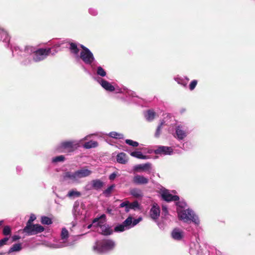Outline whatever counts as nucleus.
<instances>
[{"instance_id": "f257e3e1", "label": "nucleus", "mask_w": 255, "mask_h": 255, "mask_svg": "<svg viewBox=\"0 0 255 255\" xmlns=\"http://www.w3.org/2000/svg\"><path fill=\"white\" fill-rule=\"evenodd\" d=\"M82 50L79 53V49L76 44L71 43L69 48L76 59L79 60L81 59L86 65H90L94 70L96 66V61L92 52L86 47L81 45Z\"/></svg>"}, {"instance_id": "f03ea898", "label": "nucleus", "mask_w": 255, "mask_h": 255, "mask_svg": "<svg viewBox=\"0 0 255 255\" xmlns=\"http://www.w3.org/2000/svg\"><path fill=\"white\" fill-rule=\"evenodd\" d=\"M24 52L32 54V59L35 62H38L45 59L51 54V48H36L33 46H28L24 48Z\"/></svg>"}, {"instance_id": "7ed1b4c3", "label": "nucleus", "mask_w": 255, "mask_h": 255, "mask_svg": "<svg viewBox=\"0 0 255 255\" xmlns=\"http://www.w3.org/2000/svg\"><path fill=\"white\" fill-rule=\"evenodd\" d=\"M90 136V135H89ZM88 136L79 140H64L62 141L58 144L56 147L55 150L58 152H63L66 151L68 152H73L79 146L81 142L86 140Z\"/></svg>"}, {"instance_id": "20e7f679", "label": "nucleus", "mask_w": 255, "mask_h": 255, "mask_svg": "<svg viewBox=\"0 0 255 255\" xmlns=\"http://www.w3.org/2000/svg\"><path fill=\"white\" fill-rule=\"evenodd\" d=\"M60 237V239L58 242L50 244L49 247L51 248L57 249L71 246L75 244L76 240L73 238H69V232L65 228L62 229Z\"/></svg>"}, {"instance_id": "39448f33", "label": "nucleus", "mask_w": 255, "mask_h": 255, "mask_svg": "<svg viewBox=\"0 0 255 255\" xmlns=\"http://www.w3.org/2000/svg\"><path fill=\"white\" fill-rule=\"evenodd\" d=\"M177 213L179 219L184 222L187 223L189 221H191L196 225H199L200 224L198 216L190 208L183 210L178 209Z\"/></svg>"}, {"instance_id": "423d86ee", "label": "nucleus", "mask_w": 255, "mask_h": 255, "mask_svg": "<svg viewBox=\"0 0 255 255\" xmlns=\"http://www.w3.org/2000/svg\"><path fill=\"white\" fill-rule=\"evenodd\" d=\"M115 247V243L112 240L107 239L98 241L93 246V251L97 253H104L112 250Z\"/></svg>"}, {"instance_id": "0eeeda50", "label": "nucleus", "mask_w": 255, "mask_h": 255, "mask_svg": "<svg viewBox=\"0 0 255 255\" xmlns=\"http://www.w3.org/2000/svg\"><path fill=\"white\" fill-rule=\"evenodd\" d=\"M175 132L173 134L174 138L179 141H184L189 133L188 128L184 125H177L175 127Z\"/></svg>"}, {"instance_id": "6e6552de", "label": "nucleus", "mask_w": 255, "mask_h": 255, "mask_svg": "<svg viewBox=\"0 0 255 255\" xmlns=\"http://www.w3.org/2000/svg\"><path fill=\"white\" fill-rule=\"evenodd\" d=\"M44 230L43 226L39 224H29L26 225L23 230L18 231V233L21 232L25 234L27 236H32L38 233H42Z\"/></svg>"}, {"instance_id": "1a4fd4ad", "label": "nucleus", "mask_w": 255, "mask_h": 255, "mask_svg": "<svg viewBox=\"0 0 255 255\" xmlns=\"http://www.w3.org/2000/svg\"><path fill=\"white\" fill-rule=\"evenodd\" d=\"M105 219L106 215L102 214L100 217L94 219L93 221V223L96 224L97 223V226L100 227L102 234L104 235H110L112 234L113 230L108 225L104 224V222L100 221V220H104L105 221Z\"/></svg>"}, {"instance_id": "9d476101", "label": "nucleus", "mask_w": 255, "mask_h": 255, "mask_svg": "<svg viewBox=\"0 0 255 255\" xmlns=\"http://www.w3.org/2000/svg\"><path fill=\"white\" fill-rule=\"evenodd\" d=\"M120 207L125 208V212L128 213L130 210L134 211L140 210V206L138 201H134L133 202H129L128 201H126L122 202L120 205Z\"/></svg>"}, {"instance_id": "9b49d317", "label": "nucleus", "mask_w": 255, "mask_h": 255, "mask_svg": "<svg viewBox=\"0 0 255 255\" xmlns=\"http://www.w3.org/2000/svg\"><path fill=\"white\" fill-rule=\"evenodd\" d=\"M71 43H68L64 40H60L56 42L53 43V45L51 48V54L54 55L58 51L62 50V48L67 47L68 45L70 46Z\"/></svg>"}, {"instance_id": "f8f14e48", "label": "nucleus", "mask_w": 255, "mask_h": 255, "mask_svg": "<svg viewBox=\"0 0 255 255\" xmlns=\"http://www.w3.org/2000/svg\"><path fill=\"white\" fill-rule=\"evenodd\" d=\"M154 152L156 154L163 155H171L173 154V149L172 147L159 145L154 150Z\"/></svg>"}, {"instance_id": "ddd939ff", "label": "nucleus", "mask_w": 255, "mask_h": 255, "mask_svg": "<svg viewBox=\"0 0 255 255\" xmlns=\"http://www.w3.org/2000/svg\"><path fill=\"white\" fill-rule=\"evenodd\" d=\"M161 195L162 198L166 202L177 201L179 199L178 196L172 195L168 190L165 189L161 190Z\"/></svg>"}, {"instance_id": "4468645a", "label": "nucleus", "mask_w": 255, "mask_h": 255, "mask_svg": "<svg viewBox=\"0 0 255 255\" xmlns=\"http://www.w3.org/2000/svg\"><path fill=\"white\" fill-rule=\"evenodd\" d=\"M160 209L157 204L154 203L153 204L150 211V217L155 222H157L160 216Z\"/></svg>"}, {"instance_id": "2eb2a0df", "label": "nucleus", "mask_w": 255, "mask_h": 255, "mask_svg": "<svg viewBox=\"0 0 255 255\" xmlns=\"http://www.w3.org/2000/svg\"><path fill=\"white\" fill-rule=\"evenodd\" d=\"M62 179L63 181L72 183H79L75 172L67 171L64 172L62 175Z\"/></svg>"}, {"instance_id": "dca6fc26", "label": "nucleus", "mask_w": 255, "mask_h": 255, "mask_svg": "<svg viewBox=\"0 0 255 255\" xmlns=\"http://www.w3.org/2000/svg\"><path fill=\"white\" fill-rule=\"evenodd\" d=\"M189 253L190 255H202L203 251L200 244L196 242H193L190 244Z\"/></svg>"}, {"instance_id": "f3484780", "label": "nucleus", "mask_w": 255, "mask_h": 255, "mask_svg": "<svg viewBox=\"0 0 255 255\" xmlns=\"http://www.w3.org/2000/svg\"><path fill=\"white\" fill-rule=\"evenodd\" d=\"M75 172L79 183L81 182L80 180L81 178L88 177L92 173L91 170L85 168H82Z\"/></svg>"}, {"instance_id": "a211bd4d", "label": "nucleus", "mask_w": 255, "mask_h": 255, "mask_svg": "<svg viewBox=\"0 0 255 255\" xmlns=\"http://www.w3.org/2000/svg\"><path fill=\"white\" fill-rule=\"evenodd\" d=\"M97 81L107 91L113 92L116 90L114 86H113L110 82L101 78H97Z\"/></svg>"}, {"instance_id": "6ab92c4d", "label": "nucleus", "mask_w": 255, "mask_h": 255, "mask_svg": "<svg viewBox=\"0 0 255 255\" xmlns=\"http://www.w3.org/2000/svg\"><path fill=\"white\" fill-rule=\"evenodd\" d=\"M132 182L135 185H144L149 182V179L143 175L136 174L133 177Z\"/></svg>"}, {"instance_id": "aec40b11", "label": "nucleus", "mask_w": 255, "mask_h": 255, "mask_svg": "<svg viewBox=\"0 0 255 255\" xmlns=\"http://www.w3.org/2000/svg\"><path fill=\"white\" fill-rule=\"evenodd\" d=\"M126 96V98H123V101L125 102L130 103L135 102V98H138V96L136 95L135 92L131 90H127L125 93Z\"/></svg>"}, {"instance_id": "412c9836", "label": "nucleus", "mask_w": 255, "mask_h": 255, "mask_svg": "<svg viewBox=\"0 0 255 255\" xmlns=\"http://www.w3.org/2000/svg\"><path fill=\"white\" fill-rule=\"evenodd\" d=\"M171 237L175 240L180 241L184 237V232L179 228H175L171 232Z\"/></svg>"}, {"instance_id": "4be33fe9", "label": "nucleus", "mask_w": 255, "mask_h": 255, "mask_svg": "<svg viewBox=\"0 0 255 255\" xmlns=\"http://www.w3.org/2000/svg\"><path fill=\"white\" fill-rule=\"evenodd\" d=\"M151 167V164L147 162L144 164H140L135 165L133 170L136 171L149 170Z\"/></svg>"}, {"instance_id": "5701e85b", "label": "nucleus", "mask_w": 255, "mask_h": 255, "mask_svg": "<svg viewBox=\"0 0 255 255\" xmlns=\"http://www.w3.org/2000/svg\"><path fill=\"white\" fill-rule=\"evenodd\" d=\"M93 189L97 191L100 190L104 186V182L100 179H94L90 181Z\"/></svg>"}, {"instance_id": "b1692460", "label": "nucleus", "mask_w": 255, "mask_h": 255, "mask_svg": "<svg viewBox=\"0 0 255 255\" xmlns=\"http://www.w3.org/2000/svg\"><path fill=\"white\" fill-rule=\"evenodd\" d=\"M130 194L134 198H140L143 196L141 190L137 188H133L130 190Z\"/></svg>"}, {"instance_id": "393cba45", "label": "nucleus", "mask_w": 255, "mask_h": 255, "mask_svg": "<svg viewBox=\"0 0 255 255\" xmlns=\"http://www.w3.org/2000/svg\"><path fill=\"white\" fill-rule=\"evenodd\" d=\"M117 161L121 164H126L128 161V158L126 154L124 152H121L117 155Z\"/></svg>"}, {"instance_id": "a878e982", "label": "nucleus", "mask_w": 255, "mask_h": 255, "mask_svg": "<svg viewBox=\"0 0 255 255\" xmlns=\"http://www.w3.org/2000/svg\"><path fill=\"white\" fill-rule=\"evenodd\" d=\"M130 155L138 159H147L149 158L148 156L144 155L141 151H138L131 152L130 153Z\"/></svg>"}, {"instance_id": "bb28decb", "label": "nucleus", "mask_w": 255, "mask_h": 255, "mask_svg": "<svg viewBox=\"0 0 255 255\" xmlns=\"http://www.w3.org/2000/svg\"><path fill=\"white\" fill-rule=\"evenodd\" d=\"M72 212L74 216L76 217L82 214V211H81V207L78 203L74 204Z\"/></svg>"}, {"instance_id": "cd10ccee", "label": "nucleus", "mask_w": 255, "mask_h": 255, "mask_svg": "<svg viewBox=\"0 0 255 255\" xmlns=\"http://www.w3.org/2000/svg\"><path fill=\"white\" fill-rule=\"evenodd\" d=\"M144 116L147 121L150 122L154 119L155 113L153 110H149L145 113Z\"/></svg>"}, {"instance_id": "c85d7f7f", "label": "nucleus", "mask_w": 255, "mask_h": 255, "mask_svg": "<svg viewBox=\"0 0 255 255\" xmlns=\"http://www.w3.org/2000/svg\"><path fill=\"white\" fill-rule=\"evenodd\" d=\"M132 218L131 216H128L125 221H124L123 223L126 227V229L129 230L133 227V225L132 224Z\"/></svg>"}, {"instance_id": "c756f323", "label": "nucleus", "mask_w": 255, "mask_h": 255, "mask_svg": "<svg viewBox=\"0 0 255 255\" xmlns=\"http://www.w3.org/2000/svg\"><path fill=\"white\" fill-rule=\"evenodd\" d=\"M98 145V143L96 141L90 140L85 142L83 144V147L86 149H90L96 147Z\"/></svg>"}, {"instance_id": "7c9ffc66", "label": "nucleus", "mask_w": 255, "mask_h": 255, "mask_svg": "<svg viewBox=\"0 0 255 255\" xmlns=\"http://www.w3.org/2000/svg\"><path fill=\"white\" fill-rule=\"evenodd\" d=\"M108 135L110 137L118 139H123L124 138V135L123 133L116 131H111L108 133Z\"/></svg>"}, {"instance_id": "2f4dec72", "label": "nucleus", "mask_w": 255, "mask_h": 255, "mask_svg": "<svg viewBox=\"0 0 255 255\" xmlns=\"http://www.w3.org/2000/svg\"><path fill=\"white\" fill-rule=\"evenodd\" d=\"M0 40L6 43L9 42V37L7 33L3 30L0 31Z\"/></svg>"}, {"instance_id": "473e14b6", "label": "nucleus", "mask_w": 255, "mask_h": 255, "mask_svg": "<svg viewBox=\"0 0 255 255\" xmlns=\"http://www.w3.org/2000/svg\"><path fill=\"white\" fill-rule=\"evenodd\" d=\"M81 194L80 192L74 190H70L67 195V196L69 198H74V197H80L81 196Z\"/></svg>"}, {"instance_id": "72a5a7b5", "label": "nucleus", "mask_w": 255, "mask_h": 255, "mask_svg": "<svg viewBox=\"0 0 255 255\" xmlns=\"http://www.w3.org/2000/svg\"><path fill=\"white\" fill-rule=\"evenodd\" d=\"M65 159V156L64 155H61L53 157L52 158L51 161L52 163H55L60 162H63Z\"/></svg>"}, {"instance_id": "f704fd0d", "label": "nucleus", "mask_w": 255, "mask_h": 255, "mask_svg": "<svg viewBox=\"0 0 255 255\" xmlns=\"http://www.w3.org/2000/svg\"><path fill=\"white\" fill-rule=\"evenodd\" d=\"M41 222L42 224L49 225L52 223L51 219L46 216H42L41 218Z\"/></svg>"}, {"instance_id": "c9c22d12", "label": "nucleus", "mask_w": 255, "mask_h": 255, "mask_svg": "<svg viewBox=\"0 0 255 255\" xmlns=\"http://www.w3.org/2000/svg\"><path fill=\"white\" fill-rule=\"evenodd\" d=\"M115 187V186L114 184L110 186L105 191H104L103 194L105 196L109 197Z\"/></svg>"}, {"instance_id": "e433bc0d", "label": "nucleus", "mask_w": 255, "mask_h": 255, "mask_svg": "<svg viewBox=\"0 0 255 255\" xmlns=\"http://www.w3.org/2000/svg\"><path fill=\"white\" fill-rule=\"evenodd\" d=\"M115 232H122L127 230L126 229V227L122 223V224H118L114 228Z\"/></svg>"}, {"instance_id": "4c0bfd02", "label": "nucleus", "mask_w": 255, "mask_h": 255, "mask_svg": "<svg viewBox=\"0 0 255 255\" xmlns=\"http://www.w3.org/2000/svg\"><path fill=\"white\" fill-rule=\"evenodd\" d=\"M186 81H185L184 79L180 78H175V80L179 84H180L184 87H186L187 84V82L189 81V79L187 77L185 78Z\"/></svg>"}, {"instance_id": "58836bf2", "label": "nucleus", "mask_w": 255, "mask_h": 255, "mask_svg": "<svg viewBox=\"0 0 255 255\" xmlns=\"http://www.w3.org/2000/svg\"><path fill=\"white\" fill-rule=\"evenodd\" d=\"M97 74L103 77L106 75V72L101 66H98L97 69Z\"/></svg>"}, {"instance_id": "ea45409f", "label": "nucleus", "mask_w": 255, "mask_h": 255, "mask_svg": "<svg viewBox=\"0 0 255 255\" xmlns=\"http://www.w3.org/2000/svg\"><path fill=\"white\" fill-rule=\"evenodd\" d=\"M163 124H164V123L162 122L160 124V125L157 127L156 131L155 132V134H154L155 137H159V136L161 134V128H162V127Z\"/></svg>"}, {"instance_id": "a19ab883", "label": "nucleus", "mask_w": 255, "mask_h": 255, "mask_svg": "<svg viewBox=\"0 0 255 255\" xmlns=\"http://www.w3.org/2000/svg\"><path fill=\"white\" fill-rule=\"evenodd\" d=\"M125 142L127 144L132 147H137L139 145L138 142L135 141H133L131 139H126Z\"/></svg>"}, {"instance_id": "79ce46f5", "label": "nucleus", "mask_w": 255, "mask_h": 255, "mask_svg": "<svg viewBox=\"0 0 255 255\" xmlns=\"http://www.w3.org/2000/svg\"><path fill=\"white\" fill-rule=\"evenodd\" d=\"M176 205L177 206V210L178 209H180V210L185 209V208L187 205L186 203L184 201L178 202L176 203Z\"/></svg>"}, {"instance_id": "37998d69", "label": "nucleus", "mask_w": 255, "mask_h": 255, "mask_svg": "<svg viewBox=\"0 0 255 255\" xmlns=\"http://www.w3.org/2000/svg\"><path fill=\"white\" fill-rule=\"evenodd\" d=\"M88 11L89 14L93 16H96L98 13L97 10L96 8L93 7L90 8Z\"/></svg>"}, {"instance_id": "c03bdc74", "label": "nucleus", "mask_w": 255, "mask_h": 255, "mask_svg": "<svg viewBox=\"0 0 255 255\" xmlns=\"http://www.w3.org/2000/svg\"><path fill=\"white\" fill-rule=\"evenodd\" d=\"M36 219V216L33 214H31L30 218L27 221L26 225L33 224L32 222Z\"/></svg>"}, {"instance_id": "a18cd8bd", "label": "nucleus", "mask_w": 255, "mask_h": 255, "mask_svg": "<svg viewBox=\"0 0 255 255\" xmlns=\"http://www.w3.org/2000/svg\"><path fill=\"white\" fill-rule=\"evenodd\" d=\"M197 84V81L196 80H194L192 81L189 85L190 90L191 91L195 89V88L196 87Z\"/></svg>"}, {"instance_id": "49530a36", "label": "nucleus", "mask_w": 255, "mask_h": 255, "mask_svg": "<svg viewBox=\"0 0 255 255\" xmlns=\"http://www.w3.org/2000/svg\"><path fill=\"white\" fill-rule=\"evenodd\" d=\"M10 228L8 226H5L3 230V234L5 236L8 235L10 234Z\"/></svg>"}, {"instance_id": "de8ad7c7", "label": "nucleus", "mask_w": 255, "mask_h": 255, "mask_svg": "<svg viewBox=\"0 0 255 255\" xmlns=\"http://www.w3.org/2000/svg\"><path fill=\"white\" fill-rule=\"evenodd\" d=\"M93 189V188L91 182H88L84 187V190L86 191H90Z\"/></svg>"}, {"instance_id": "09e8293b", "label": "nucleus", "mask_w": 255, "mask_h": 255, "mask_svg": "<svg viewBox=\"0 0 255 255\" xmlns=\"http://www.w3.org/2000/svg\"><path fill=\"white\" fill-rule=\"evenodd\" d=\"M162 215L164 216V217H166L168 214L167 207L165 205H163L162 207Z\"/></svg>"}, {"instance_id": "8fccbe9b", "label": "nucleus", "mask_w": 255, "mask_h": 255, "mask_svg": "<svg viewBox=\"0 0 255 255\" xmlns=\"http://www.w3.org/2000/svg\"><path fill=\"white\" fill-rule=\"evenodd\" d=\"M142 220V218L141 217H138L137 219L132 220V224L133 225V227L136 225L139 222Z\"/></svg>"}, {"instance_id": "3c124183", "label": "nucleus", "mask_w": 255, "mask_h": 255, "mask_svg": "<svg viewBox=\"0 0 255 255\" xmlns=\"http://www.w3.org/2000/svg\"><path fill=\"white\" fill-rule=\"evenodd\" d=\"M8 238L7 237L4 238L3 239L0 240V248L3 245H5L6 242L8 241Z\"/></svg>"}, {"instance_id": "603ef678", "label": "nucleus", "mask_w": 255, "mask_h": 255, "mask_svg": "<svg viewBox=\"0 0 255 255\" xmlns=\"http://www.w3.org/2000/svg\"><path fill=\"white\" fill-rule=\"evenodd\" d=\"M16 251V244L13 245L12 247L9 249L8 253H12Z\"/></svg>"}, {"instance_id": "864d4df0", "label": "nucleus", "mask_w": 255, "mask_h": 255, "mask_svg": "<svg viewBox=\"0 0 255 255\" xmlns=\"http://www.w3.org/2000/svg\"><path fill=\"white\" fill-rule=\"evenodd\" d=\"M117 176V174L116 173H112L110 176H109V179L111 180H113L114 179H115V178Z\"/></svg>"}, {"instance_id": "5fc2aeb1", "label": "nucleus", "mask_w": 255, "mask_h": 255, "mask_svg": "<svg viewBox=\"0 0 255 255\" xmlns=\"http://www.w3.org/2000/svg\"><path fill=\"white\" fill-rule=\"evenodd\" d=\"M21 249V244L17 243V252L20 251Z\"/></svg>"}, {"instance_id": "6e6d98bb", "label": "nucleus", "mask_w": 255, "mask_h": 255, "mask_svg": "<svg viewBox=\"0 0 255 255\" xmlns=\"http://www.w3.org/2000/svg\"><path fill=\"white\" fill-rule=\"evenodd\" d=\"M93 225L97 226V223H96V224H93L92 223V224H91L87 226V228L89 229H90Z\"/></svg>"}, {"instance_id": "4d7b16f0", "label": "nucleus", "mask_w": 255, "mask_h": 255, "mask_svg": "<svg viewBox=\"0 0 255 255\" xmlns=\"http://www.w3.org/2000/svg\"><path fill=\"white\" fill-rule=\"evenodd\" d=\"M112 211H113V210H112V209H111V208H107V213H109V214H112Z\"/></svg>"}, {"instance_id": "13d9d810", "label": "nucleus", "mask_w": 255, "mask_h": 255, "mask_svg": "<svg viewBox=\"0 0 255 255\" xmlns=\"http://www.w3.org/2000/svg\"><path fill=\"white\" fill-rule=\"evenodd\" d=\"M156 222H157V225L158 226L159 228H160V229L163 228V226L161 225V224L159 223V222H157V221Z\"/></svg>"}, {"instance_id": "bf43d9fd", "label": "nucleus", "mask_w": 255, "mask_h": 255, "mask_svg": "<svg viewBox=\"0 0 255 255\" xmlns=\"http://www.w3.org/2000/svg\"><path fill=\"white\" fill-rule=\"evenodd\" d=\"M12 241H16V235H13L12 236Z\"/></svg>"}, {"instance_id": "052dcab7", "label": "nucleus", "mask_w": 255, "mask_h": 255, "mask_svg": "<svg viewBox=\"0 0 255 255\" xmlns=\"http://www.w3.org/2000/svg\"><path fill=\"white\" fill-rule=\"evenodd\" d=\"M3 223V221H2V220L0 221V227L2 225Z\"/></svg>"}, {"instance_id": "680f3d73", "label": "nucleus", "mask_w": 255, "mask_h": 255, "mask_svg": "<svg viewBox=\"0 0 255 255\" xmlns=\"http://www.w3.org/2000/svg\"><path fill=\"white\" fill-rule=\"evenodd\" d=\"M16 48H17V49H19V50H20V51L22 50L21 49H19V47H18L17 46L16 47Z\"/></svg>"}, {"instance_id": "e2e57ef3", "label": "nucleus", "mask_w": 255, "mask_h": 255, "mask_svg": "<svg viewBox=\"0 0 255 255\" xmlns=\"http://www.w3.org/2000/svg\"><path fill=\"white\" fill-rule=\"evenodd\" d=\"M16 239H17V240H18L19 239V238L18 237V235H17Z\"/></svg>"}, {"instance_id": "0e129e2a", "label": "nucleus", "mask_w": 255, "mask_h": 255, "mask_svg": "<svg viewBox=\"0 0 255 255\" xmlns=\"http://www.w3.org/2000/svg\"><path fill=\"white\" fill-rule=\"evenodd\" d=\"M118 92H119V93H123V92L122 91H119Z\"/></svg>"}]
</instances>
